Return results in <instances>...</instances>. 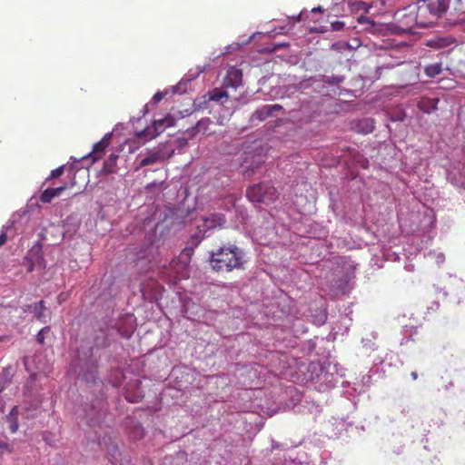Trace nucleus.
<instances>
[{
    "label": "nucleus",
    "mask_w": 465,
    "mask_h": 465,
    "mask_svg": "<svg viewBox=\"0 0 465 465\" xmlns=\"http://www.w3.org/2000/svg\"><path fill=\"white\" fill-rule=\"evenodd\" d=\"M15 451V447L12 443L7 440H0V459L3 458L4 454H12Z\"/></svg>",
    "instance_id": "nucleus-35"
},
{
    "label": "nucleus",
    "mask_w": 465,
    "mask_h": 465,
    "mask_svg": "<svg viewBox=\"0 0 465 465\" xmlns=\"http://www.w3.org/2000/svg\"><path fill=\"white\" fill-rule=\"evenodd\" d=\"M3 419L5 420V422L8 423V428H9L10 433L14 434L18 431V430H19L18 417L5 415Z\"/></svg>",
    "instance_id": "nucleus-29"
},
{
    "label": "nucleus",
    "mask_w": 465,
    "mask_h": 465,
    "mask_svg": "<svg viewBox=\"0 0 465 465\" xmlns=\"http://www.w3.org/2000/svg\"><path fill=\"white\" fill-rule=\"evenodd\" d=\"M28 206L29 205H26L24 209L21 210L23 214H26L29 213Z\"/></svg>",
    "instance_id": "nucleus-61"
},
{
    "label": "nucleus",
    "mask_w": 465,
    "mask_h": 465,
    "mask_svg": "<svg viewBox=\"0 0 465 465\" xmlns=\"http://www.w3.org/2000/svg\"><path fill=\"white\" fill-rule=\"evenodd\" d=\"M208 236H210V234H206L205 232L196 229V232L193 233L187 241V245L184 248L183 252L190 256L193 252L194 248H196L201 242Z\"/></svg>",
    "instance_id": "nucleus-21"
},
{
    "label": "nucleus",
    "mask_w": 465,
    "mask_h": 465,
    "mask_svg": "<svg viewBox=\"0 0 465 465\" xmlns=\"http://www.w3.org/2000/svg\"><path fill=\"white\" fill-rule=\"evenodd\" d=\"M118 155L111 153L107 161L104 164V170L105 173H114L116 165Z\"/></svg>",
    "instance_id": "nucleus-33"
},
{
    "label": "nucleus",
    "mask_w": 465,
    "mask_h": 465,
    "mask_svg": "<svg viewBox=\"0 0 465 465\" xmlns=\"http://www.w3.org/2000/svg\"><path fill=\"white\" fill-rule=\"evenodd\" d=\"M163 98V94L161 93V92H157L153 96V104H158L162 99Z\"/></svg>",
    "instance_id": "nucleus-47"
},
{
    "label": "nucleus",
    "mask_w": 465,
    "mask_h": 465,
    "mask_svg": "<svg viewBox=\"0 0 465 465\" xmlns=\"http://www.w3.org/2000/svg\"><path fill=\"white\" fill-rule=\"evenodd\" d=\"M181 371V369L179 368H173L172 371L173 375H175L176 378H178V372Z\"/></svg>",
    "instance_id": "nucleus-57"
},
{
    "label": "nucleus",
    "mask_w": 465,
    "mask_h": 465,
    "mask_svg": "<svg viewBox=\"0 0 465 465\" xmlns=\"http://www.w3.org/2000/svg\"><path fill=\"white\" fill-rule=\"evenodd\" d=\"M134 434L135 439H141L143 437V428L141 424H137L134 427Z\"/></svg>",
    "instance_id": "nucleus-43"
},
{
    "label": "nucleus",
    "mask_w": 465,
    "mask_h": 465,
    "mask_svg": "<svg viewBox=\"0 0 465 465\" xmlns=\"http://www.w3.org/2000/svg\"><path fill=\"white\" fill-rule=\"evenodd\" d=\"M141 385L142 381L138 379L130 381L124 388L123 395L124 399L131 403L142 401L144 393Z\"/></svg>",
    "instance_id": "nucleus-10"
},
{
    "label": "nucleus",
    "mask_w": 465,
    "mask_h": 465,
    "mask_svg": "<svg viewBox=\"0 0 465 465\" xmlns=\"http://www.w3.org/2000/svg\"><path fill=\"white\" fill-rule=\"evenodd\" d=\"M135 331V317L133 313H122L117 318H104L93 336L94 351L105 350L116 342L118 337L130 339Z\"/></svg>",
    "instance_id": "nucleus-2"
},
{
    "label": "nucleus",
    "mask_w": 465,
    "mask_h": 465,
    "mask_svg": "<svg viewBox=\"0 0 465 465\" xmlns=\"http://www.w3.org/2000/svg\"><path fill=\"white\" fill-rule=\"evenodd\" d=\"M272 114H273L274 111H279V110H282V106L280 105V104H271V105H268Z\"/></svg>",
    "instance_id": "nucleus-49"
},
{
    "label": "nucleus",
    "mask_w": 465,
    "mask_h": 465,
    "mask_svg": "<svg viewBox=\"0 0 465 465\" xmlns=\"http://www.w3.org/2000/svg\"><path fill=\"white\" fill-rule=\"evenodd\" d=\"M28 409H25V411L21 412L20 415L24 417L25 419H28V415L26 414Z\"/></svg>",
    "instance_id": "nucleus-62"
},
{
    "label": "nucleus",
    "mask_w": 465,
    "mask_h": 465,
    "mask_svg": "<svg viewBox=\"0 0 465 465\" xmlns=\"http://www.w3.org/2000/svg\"><path fill=\"white\" fill-rule=\"evenodd\" d=\"M312 12H313V13H316V12L322 13L323 12V8L322 6L314 7V8H312Z\"/></svg>",
    "instance_id": "nucleus-58"
},
{
    "label": "nucleus",
    "mask_w": 465,
    "mask_h": 465,
    "mask_svg": "<svg viewBox=\"0 0 465 465\" xmlns=\"http://www.w3.org/2000/svg\"><path fill=\"white\" fill-rule=\"evenodd\" d=\"M272 449H277V448H279V443L272 441Z\"/></svg>",
    "instance_id": "nucleus-63"
},
{
    "label": "nucleus",
    "mask_w": 465,
    "mask_h": 465,
    "mask_svg": "<svg viewBox=\"0 0 465 465\" xmlns=\"http://www.w3.org/2000/svg\"><path fill=\"white\" fill-rule=\"evenodd\" d=\"M147 216L143 220V226L149 232L145 233L144 240L137 251L139 260L148 259L153 254L156 243V230L160 224L170 220V225L185 224L193 221V214L196 205H147Z\"/></svg>",
    "instance_id": "nucleus-1"
},
{
    "label": "nucleus",
    "mask_w": 465,
    "mask_h": 465,
    "mask_svg": "<svg viewBox=\"0 0 465 465\" xmlns=\"http://www.w3.org/2000/svg\"><path fill=\"white\" fill-rule=\"evenodd\" d=\"M26 263L28 264L27 271H28L29 272H33V271H34V269H35V265L36 263H35L34 262H26Z\"/></svg>",
    "instance_id": "nucleus-55"
},
{
    "label": "nucleus",
    "mask_w": 465,
    "mask_h": 465,
    "mask_svg": "<svg viewBox=\"0 0 465 465\" xmlns=\"http://www.w3.org/2000/svg\"><path fill=\"white\" fill-rule=\"evenodd\" d=\"M232 223L234 228L238 229L240 226H245L249 222V215L244 205H232ZM228 211L231 209L228 208Z\"/></svg>",
    "instance_id": "nucleus-17"
},
{
    "label": "nucleus",
    "mask_w": 465,
    "mask_h": 465,
    "mask_svg": "<svg viewBox=\"0 0 465 465\" xmlns=\"http://www.w3.org/2000/svg\"><path fill=\"white\" fill-rule=\"evenodd\" d=\"M404 84L402 87L413 85L417 84L420 77V65L408 64L402 72Z\"/></svg>",
    "instance_id": "nucleus-19"
},
{
    "label": "nucleus",
    "mask_w": 465,
    "mask_h": 465,
    "mask_svg": "<svg viewBox=\"0 0 465 465\" xmlns=\"http://www.w3.org/2000/svg\"><path fill=\"white\" fill-rule=\"evenodd\" d=\"M42 439H43V440H44L46 444H48V445H50V446H54V435H53V433H52V432L47 431V430L44 431V432H43V435H42Z\"/></svg>",
    "instance_id": "nucleus-40"
},
{
    "label": "nucleus",
    "mask_w": 465,
    "mask_h": 465,
    "mask_svg": "<svg viewBox=\"0 0 465 465\" xmlns=\"http://www.w3.org/2000/svg\"><path fill=\"white\" fill-rule=\"evenodd\" d=\"M50 331V327L49 326H45L44 328H42L36 334L35 336V340L36 341L39 343V344H44L45 343V334L49 332Z\"/></svg>",
    "instance_id": "nucleus-38"
},
{
    "label": "nucleus",
    "mask_w": 465,
    "mask_h": 465,
    "mask_svg": "<svg viewBox=\"0 0 465 465\" xmlns=\"http://www.w3.org/2000/svg\"><path fill=\"white\" fill-rule=\"evenodd\" d=\"M287 206H288V209L286 212H287L288 215L291 217V219L293 220L294 222H302L303 213L301 211L296 209V205H287Z\"/></svg>",
    "instance_id": "nucleus-34"
},
{
    "label": "nucleus",
    "mask_w": 465,
    "mask_h": 465,
    "mask_svg": "<svg viewBox=\"0 0 465 465\" xmlns=\"http://www.w3.org/2000/svg\"><path fill=\"white\" fill-rule=\"evenodd\" d=\"M6 401L0 397V413H4L5 411Z\"/></svg>",
    "instance_id": "nucleus-48"
},
{
    "label": "nucleus",
    "mask_w": 465,
    "mask_h": 465,
    "mask_svg": "<svg viewBox=\"0 0 465 465\" xmlns=\"http://www.w3.org/2000/svg\"><path fill=\"white\" fill-rule=\"evenodd\" d=\"M344 27V23L341 21H335L331 23V28L334 31H340Z\"/></svg>",
    "instance_id": "nucleus-44"
},
{
    "label": "nucleus",
    "mask_w": 465,
    "mask_h": 465,
    "mask_svg": "<svg viewBox=\"0 0 465 465\" xmlns=\"http://www.w3.org/2000/svg\"><path fill=\"white\" fill-rule=\"evenodd\" d=\"M25 312L33 313L35 318L42 323H46L48 319V309L45 306V301L41 300L39 302L26 304L24 307Z\"/></svg>",
    "instance_id": "nucleus-14"
},
{
    "label": "nucleus",
    "mask_w": 465,
    "mask_h": 465,
    "mask_svg": "<svg viewBox=\"0 0 465 465\" xmlns=\"http://www.w3.org/2000/svg\"><path fill=\"white\" fill-rule=\"evenodd\" d=\"M332 209L333 212H341L343 208H345L347 205H338V204H335V205H330Z\"/></svg>",
    "instance_id": "nucleus-51"
},
{
    "label": "nucleus",
    "mask_w": 465,
    "mask_h": 465,
    "mask_svg": "<svg viewBox=\"0 0 465 465\" xmlns=\"http://www.w3.org/2000/svg\"><path fill=\"white\" fill-rule=\"evenodd\" d=\"M107 410V404L102 398H97L84 408L86 423L89 427L99 426L103 421Z\"/></svg>",
    "instance_id": "nucleus-8"
},
{
    "label": "nucleus",
    "mask_w": 465,
    "mask_h": 465,
    "mask_svg": "<svg viewBox=\"0 0 465 465\" xmlns=\"http://www.w3.org/2000/svg\"><path fill=\"white\" fill-rule=\"evenodd\" d=\"M111 141V134H106L101 141L94 145L93 153L95 155L94 158H98L99 154L103 153L104 150L109 146ZM97 159H93L96 161Z\"/></svg>",
    "instance_id": "nucleus-25"
},
{
    "label": "nucleus",
    "mask_w": 465,
    "mask_h": 465,
    "mask_svg": "<svg viewBox=\"0 0 465 465\" xmlns=\"http://www.w3.org/2000/svg\"><path fill=\"white\" fill-rule=\"evenodd\" d=\"M13 372H12V367L7 366L3 368L1 373H0V381H3V383H5L8 385L12 381Z\"/></svg>",
    "instance_id": "nucleus-36"
},
{
    "label": "nucleus",
    "mask_w": 465,
    "mask_h": 465,
    "mask_svg": "<svg viewBox=\"0 0 465 465\" xmlns=\"http://www.w3.org/2000/svg\"><path fill=\"white\" fill-rule=\"evenodd\" d=\"M256 114L259 120L264 121L266 120L270 115H272V112L268 105L263 106L262 108L256 111Z\"/></svg>",
    "instance_id": "nucleus-37"
},
{
    "label": "nucleus",
    "mask_w": 465,
    "mask_h": 465,
    "mask_svg": "<svg viewBox=\"0 0 465 465\" xmlns=\"http://www.w3.org/2000/svg\"><path fill=\"white\" fill-rule=\"evenodd\" d=\"M203 223L197 225L196 229L210 234L209 232L217 228L223 227L226 222L225 216L223 213H211L208 216L203 217Z\"/></svg>",
    "instance_id": "nucleus-12"
},
{
    "label": "nucleus",
    "mask_w": 465,
    "mask_h": 465,
    "mask_svg": "<svg viewBox=\"0 0 465 465\" xmlns=\"http://www.w3.org/2000/svg\"><path fill=\"white\" fill-rule=\"evenodd\" d=\"M25 262H34L40 268L45 269L47 264L43 255V245L40 242H36L28 251L25 257Z\"/></svg>",
    "instance_id": "nucleus-16"
},
{
    "label": "nucleus",
    "mask_w": 465,
    "mask_h": 465,
    "mask_svg": "<svg viewBox=\"0 0 465 465\" xmlns=\"http://www.w3.org/2000/svg\"><path fill=\"white\" fill-rule=\"evenodd\" d=\"M6 240H7L6 232H2V233L0 234V246L3 245L4 243H5Z\"/></svg>",
    "instance_id": "nucleus-52"
},
{
    "label": "nucleus",
    "mask_w": 465,
    "mask_h": 465,
    "mask_svg": "<svg viewBox=\"0 0 465 465\" xmlns=\"http://www.w3.org/2000/svg\"><path fill=\"white\" fill-rule=\"evenodd\" d=\"M369 8H370V5L363 1H357V2L351 4V9L353 11L363 10V11L368 12Z\"/></svg>",
    "instance_id": "nucleus-39"
},
{
    "label": "nucleus",
    "mask_w": 465,
    "mask_h": 465,
    "mask_svg": "<svg viewBox=\"0 0 465 465\" xmlns=\"http://www.w3.org/2000/svg\"><path fill=\"white\" fill-rule=\"evenodd\" d=\"M20 413L19 407L17 405H14L7 415L18 417Z\"/></svg>",
    "instance_id": "nucleus-45"
},
{
    "label": "nucleus",
    "mask_w": 465,
    "mask_h": 465,
    "mask_svg": "<svg viewBox=\"0 0 465 465\" xmlns=\"http://www.w3.org/2000/svg\"><path fill=\"white\" fill-rule=\"evenodd\" d=\"M163 124H164V128L171 127V126H173L174 124V120L171 116L163 118Z\"/></svg>",
    "instance_id": "nucleus-46"
},
{
    "label": "nucleus",
    "mask_w": 465,
    "mask_h": 465,
    "mask_svg": "<svg viewBox=\"0 0 465 465\" xmlns=\"http://www.w3.org/2000/svg\"><path fill=\"white\" fill-rule=\"evenodd\" d=\"M411 378H412L414 381H415V380H417V379H418V373H417V371H411Z\"/></svg>",
    "instance_id": "nucleus-59"
},
{
    "label": "nucleus",
    "mask_w": 465,
    "mask_h": 465,
    "mask_svg": "<svg viewBox=\"0 0 465 465\" xmlns=\"http://www.w3.org/2000/svg\"><path fill=\"white\" fill-rule=\"evenodd\" d=\"M65 170V165H61L57 167L56 169L53 170L48 177L45 178V185L48 183H64V182H62L59 180V178L64 174Z\"/></svg>",
    "instance_id": "nucleus-26"
},
{
    "label": "nucleus",
    "mask_w": 465,
    "mask_h": 465,
    "mask_svg": "<svg viewBox=\"0 0 465 465\" xmlns=\"http://www.w3.org/2000/svg\"><path fill=\"white\" fill-rule=\"evenodd\" d=\"M11 340L10 335H0V342H7Z\"/></svg>",
    "instance_id": "nucleus-54"
},
{
    "label": "nucleus",
    "mask_w": 465,
    "mask_h": 465,
    "mask_svg": "<svg viewBox=\"0 0 465 465\" xmlns=\"http://www.w3.org/2000/svg\"><path fill=\"white\" fill-rule=\"evenodd\" d=\"M176 457L182 458V459H187V452L185 450H179L176 452Z\"/></svg>",
    "instance_id": "nucleus-53"
},
{
    "label": "nucleus",
    "mask_w": 465,
    "mask_h": 465,
    "mask_svg": "<svg viewBox=\"0 0 465 465\" xmlns=\"http://www.w3.org/2000/svg\"><path fill=\"white\" fill-rule=\"evenodd\" d=\"M140 291L145 300L152 302L158 299L163 291V287L157 281L149 279L141 283Z\"/></svg>",
    "instance_id": "nucleus-13"
},
{
    "label": "nucleus",
    "mask_w": 465,
    "mask_h": 465,
    "mask_svg": "<svg viewBox=\"0 0 465 465\" xmlns=\"http://www.w3.org/2000/svg\"><path fill=\"white\" fill-rule=\"evenodd\" d=\"M212 124V121L209 118L201 119L195 126L192 128V133L193 135L197 134H205L209 128V125Z\"/></svg>",
    "instance_id": "nucleus-28"
},
{
    "label": "nucleus",
    "mask_w": 465,
    "mask_h": 465,
    "mask_svg": "<svg viewBox=\"0 0 465 465\" xmlns=\"http://www.w3.org/2000/svg\"><path fill=\"white\" fill-rule=\"evenodd\" d=\"M242 70L232 66L228 69L226 76L223 80L224 87L237 88L242 84Z\"/></svg>",
    "instance_id": "nucleus-20"
},
{
    "label": "nucleus",
    "mask_w": 465,
    "mask_h": 465,
    "mask_svg": "<svg viewBox=\"0 0 465 465\" xmlns=\"http://www.w3.org/2000/svg\"><path fill=\"white\" fill-rule=\"evenodd\" d=\"M397 211L401 226H409L411 231L429 232L436 223V214L429 205H399Z\"/></svg>",
    "instance_id": "nucleus-4"
},
{
    "label": "nucleus",
    "mask_w": 465,
    "mask_h": 465,
    "mask_svg": "<svg viewBox=\"0 0 465 465\" xmlns=\"http://www.w3.org/2000/svg\"><path fill=\"white\" fill-rule=\"evenodd\" d=\"M368 127H369L368 132H371V131L373 130V124H372V123H371V124L368 125Z\"/></svg>",
    "instance_id": "nucleus-64"
},
{
    "label": "nucleus",
    "mask_w": 465,
    "mask_h": 465,
    "mask_svg": "<svg viewBox=\"0 0 465 465\" xmlns=\"http://www.w3.org/2000/svg\"><path fill=\"white\" fill-rule=\"evenodd\" d=\"M6 384L5 383H3V381H0V393L3 392V391L5 390Z\"/></svg>",
    "instance_id": "nucleus-60"
},
{
    "label": "nucleus",
    "mask_w": 465,
    "mask_h": 465,
    "mask_svg": "<svg viewBox=\"0 0 465 465\" xmlns=\"http://www.w3.org/2000/svg\"><path fill=\"white\" fill-rule=\"evenodd\" d=\"M442 70H443L442 64L435 63V64H431L425 66L424 73L428 77L433 78V77H436L437 75L440 74Z\"/></svg>",
    "instance_id": "nucleus-27"
},
{
    "label": "nucleus",
    "mask_w": 465,
    "mask_h": 465,
    "mask_svg": "<svg viewBox=\"0 0 465 465\" xmlns=\"http://www.w3.org/2000/svg\"><path fill=\"white\" fill-rule=\"evenodd\" d=\"M358 22H359L360 24H362V23H365V22H368V23H369V22H371V21H370V19H369L368 17L361 15V16H360V17L358 18Z\"/></svg>",
    "instance_id": "nucleus-56"
},
{
    "label": "nucleus",
    "mask_w": 465,
    "mask_h": 465,
    "mask_svg": "<svg viewBox=\"0 0 465 465\" xmlns=\"http://www.w3.org/2000/svg\"><path fill=\"white\" fill-rule=\"evenodd\" d=\"M252 203H269L277 199L275 188L269 183H261L250 186L246 193Z\"/></svg>",
    "instance_id": "nucleus-7"
},
{
    "label": "nucleus",
    "mask_w": 465,
    "mask_h": 465,
    "mask_svg": "<svg viewBox=\"0 0 465 465\" xmlns=\"http://www.w3.org/2000/svg\"><path fill=\"white\" fill-rule=\"evenodd\" d=\"M349 279L345 273L341 275L335 274L330 281L329 288L333 295L338 296L345 294L348 292Z\"/></svg>",
    "instance_id": "nucleus-15"
},
{
    "label": "nucleus",
    "mask_w": 465,
    "mask_h": 465,
    "mask_svg": "<svg viewBox=\"0 0 465 465\" xmlns=\"http://www.w3.org/2000/svg\"><path fill=\"white\" fill-rule=\"evenodd\" d=\"M229 101L228 93L221 88H214L205 94L197 97L193 101V107L195 110H204L208 108L211 102L220 103V105L224 106V104Z\"/></svg>",
    "instance_id": "nucleus-9"
},
{
    "label": "nucleus",
    "mask_w": 465,
    "mask_h": 465,
    "mask_svg": "<svg viewBox=\"0 0 465 465\" xmlns=\"http://www.w3.org/2000/svg\"><path fill=\"white\" fill-rule=\"evenodd\" d=\"M74 185V183H48L45 185L44 182L40 188L41 193L38 199L34 195L32 196L31 201L39 200L42 203H49L59 198H63L64 200V197L66 196L77 194V192H72Z\"/></svg>",
    "instance_id": "nucleus-6"
},
{
    "label": "nucleus",
    "mask_w": 465,
    "mask_h": 465,
    "mask_svg": "<svg viewBox=\"0 0 465 465\" xmlns=\"http://www.w3.org/2000/svg\"><path fill=\"white\" fill-rule=\"evenodd\" d=\"M105 353V356H106V360L107 361L110 363V364H117L118 363V359L117 357L113 353V351H104Z\"/></svg>",
    "instance_id": "nucleus-42"
},
{
    "label": "nucleus",
    "mask_w": 465,
    "mask_h": 465,
    "mask_svg": "<svg viewBox=\"0 0 465 465\" xmlns=\"http://www.w3.org/2000/svg\"><path fill=\"white\" fill-rule=\"evenodd\" d=\"M343 78L340 76H323V81L328 84H338L342 82Z\"/></svg>",
    "instance_id": "nucleus-41"
},
{
    "label": "nucleus",
    "mask_w": 465,
    "mask_h": 465,
    "mask_svg": "<svg viewBox=\"0 0 465 465\" xmlns=\"http://www.w3.org/2000/svg\"><path fill=\"white\" fill-rule=\"evenodd\" d=\"M325 366V361L321 362L319 361H311L307 367V375L308 378L311 381H319L322 372V370Z\"/></svg>",
    "instance_id": "nucleus-22"
},
{
    "label": "nucleus",
    "mask_w": 465,
    "mask_h": 465,
    "mask_svg": "<svg viewBox=\"0 0 465 465\" xmlns=\"http://www.w3.org/2000/svg\"><path fill=\"white\" fill-rule=\"evenodd\" d=\"M306 344L309 351H312L315 349L316 343L312 340L308 341Z\"/></svg>",
    "instance_id": "nucleus-50"
},
{
    "label": "nucleus",
    "mask_w": 465,
    "mask_h": 465,
    "mask_svg": "<svg viewBox=\"0 0 465 465\" xmlns=\"http://www.w3.org/2000/svg\"><path fill=\"white\" fill-rule=\"evenodd\" d=\"M322 372L318 382L324 384L328 389L334 388L339 381V377H341L338 373L337 365L331 361H325Z\"/></svg>",
    "instance_id": "nucleus-11"
},
{
    "label": "nucleus",
    "mask_w": 465,
    "mask_h": 465,
    "mask_svg": "<svg viewBox=\"0 0 465 465\" xmlns=\"http://www.w3.org/2000/svg\"><path fill=\"white\" fill-rule=\"evenodd\" d=\"M328 313L325 308L319 307L312 311L311 318L313 324L316 326L323 325L327 321Z\"/></svg>",
    "instance_id": "nucleus-24"
},
{
    "label": "nucleus",
    "mask_w": 465,
    "mask_h": 465,
    "mask_svg": "<svg viewBox=\"0 0 465 465\" xmlns=\"http://www.w3.org/2000/svg\"><path fill=\"white\" fill-rule=\"evenodd\" d=\"M438 103L437 98L423 97L418 102L417 107L425 114H430L437 109Z\"/></svg>",
    "instance_id": "nucleus-23"
},
{
    "label": "nucleus",
    "mask_w": 465,
    "mask_h": 465,
    "mask_svg": "<svg viewBox=\"0 0 465 465\" xmlns=\"http://www.w3.org/2000/svg\"><path fill=\"white\" fill-rule=\"evenodd\" d=\"M450 44V42L449 41V39L437 37L429 40L427 45L430 47L440 49L448 46Z\"/></svg>",
    "instance_id": "nucleus-31"
},
{
    "label": "nucleus",
    "mask_w": 465,
    "mask_h": 465,
    "mask_svg": "<svg viewBox=\"0 0 465 465\" xmlns=\"http://www.w3.org/2000/svg\"><path fill=\"white\" fill-rule=\"evenodd\" d=\"M152 128L153 129V133L151 132V128L146 129V131L148 132L149 134H151L152 137H155L158 134H160L161 133H163L165 129L163 118L159 119V120H155L153 124Z\"/></svg>",
    "instance_id": "nucleus-32"
},
{
    "label": "nucleus",
    "mask_w": 465,
    "mask_h": 465,
    "mask_svg": "<svg viewBox=\"0 0 465 465\" xmlns=\"http://www.w3.org/2000/svg\"><path fill=\"white\" fill-rule=\"evenodd\" d=\"M248 262L245 251L236 244L229 243L209 252L207 262L214 272L243 270Z\"/></svg>",
    "instance_id": "nucleus-5"
},
{
    "label": "nucleus",
    "mask_w": 465,
    "mask_h": 465,
    "mask_svg": "<svg viewBox=\"0 0 465 465\" xmlns=\"http://www.w3.org/2000/svg\"><path fill=\"white\" fill-rule=\"evenodd\" d=\"M394 19L403 30H410L416 22V15L413 12L407 13L406 9H403L394 14Z\"/></svg>",
    "instance_id": "nucleus-18"
},
{
    "label": "nucleus",
    "mask_w": 465,
    "mask_h": 465,
    "mask_svg": "<svg viewBox=\"0 0 465 465\" xmlns=\"http://www.w3.org/2000/svg\"><path fill=\"white\" fill-rule=\"evenodd\" d=\"M101 355L96 356L89 343L81 344L74 351L70 362V371L87 383L98 380V367Z\"/></svg>",
    "instance_id": "nucleus-3"
},
{
    "label": "nucleus",
    "mask_w": 465,
    "mask_h": 465,
    "mask_svg": "<svg viewBox=\"0 0 465 465\" xmlns=\"http://www.w3.org/2000/svg\"><path fill=\"white\" fill-rule=\"evenodd\" d=\"M161 158L159 152H150L140 163L141 166H145L157 163Z\"/></svg>",
    "instance_id": "nucleus-30"
}]
</instances>
